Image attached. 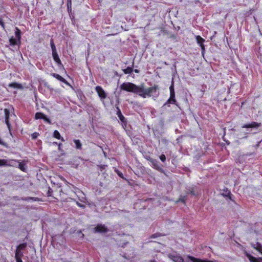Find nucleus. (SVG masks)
<instances>
[{
	"label": "nucleus",
	"instance_id": "obj_37",
	"mask_svg": "<svg viewBox=\"0 0 262 262\" xmlns=\"http://www.w3.org/2000/svg\"><path fill=\"white\" fill-rule=\"evenodd\" d=\"M152 163L155 166H156V165H157V161L156 160H152Z\"/></svg>",
	"mask_w": 262,
	"mask_h": 262
},
{
	"label": "nucleus",
	"instance_id": "obj_23",
	"mask_svg": "<svg viewBox=\"0 0 262 262\" xmlns=\"http://www.w3.org/2000/svg\"><path fill=\"white\" fill-rule=\"evenodd\" d=\"M45 115L41 112H37L35 115V119H43Z\"/></svg>",
	"mask_w": 262,
	"mask_h": 262
},
{
	"label": "nucleus",
	"instance_id": "obj_45",
	"mask_svg": "<svg viewBox=\"0 0 262 262\" xmlns=\"http://www.w3.org/2000/svg\"><path fill=\"white\" fill-rule=\"evenodd\" d=\"M53 144L54 145H57V144H58V143H57V142H53Z\"/></svg>",
	"mask_w": 262,
	"mask_h": 262
},
{
	"label": "nucleus",
	"instance_id": "obj_11",
	"mask_svg": "<svg viewBox=\"0 0 262 262\" xmlns=\"http://www.w3.org/2000/svg\"><path fill=\"white\" fill-rule=\"evenodd\" d=\"M50 75H51V76L55 78L59 81H60L66 84H69L68 82L64 78H63L62 76H61L60 75L56 74V73H51Z\"/></svg>",
	"mask_w": 262,
	"mask_h": 262
},
{
	"label": "nucleus",
	"instance_id": "obj_5",
	"mask_svg": "<svg viewBox=\"0 0 262 262\" xmlns=\"http://www.w3.org/2000/svg\"><path fill=\"white\" fill-rule=\"evenodd\" d=\"M17 160L0 159V166H16Z\"/></svg>",
	"mask_w": 262,
	"mask_h": 262
},
{
	"label": "nucleus",
	"instance_id": "obj_24",
	"mask_svg": "<svg viewBox=\"0 0 262 262\" xmlns=\"http://www.w3.org/2000/svg\"><path fill=\"white\" fill-rule=\"evenodd\" d=\"M22 200L24 201H37L39 200V199L38 198H34V197H25V198H22Z\"/></svg>",
	"mask_w": 262,
	"mask_h": 262
},
{
	"label": "nucleus",
	"instance_id": "obj_3",
	"mask_svg": "<svg viewBox=\"0 0 262 262\" xmlns=\"http://www.w3.org/2000/svg\"><path fill=\"white\" fill-rule=\"evenodd\" d=\"M50 46L52 51V56L54 60L57 63L59 67H62L63 65L57 52L56 46L54 43L53 39H50Z\"/></svg>",
	"mask_w": 262,
	"mask_h": 262
},
{
	"label": "nucleus",
	"instance_id": "obj_7",
	"mask_svg": "<svg viewBox=\"0 0 262 262\" xmlns=\"http://www.w3.org/2000/svg\"><path fill=\"white\" fill-rule=\"evenodd\" d=\"M5 117V123L6 124L9 132H10L12 129L10 121V111L8 108L4 109Z\"/></svg>",
	"mask_w": 262,
	"mask_h": 262
},
{
	"label": "nucleus",
	"instance_id": "obj_16",
	"mask_svg": "<svg viewBox=\"0 0 262 262\" xmlns=\"http://www.w3.org/2000/svg\"><path fill=\"white\" fill-rule=\"evenodd\" d=\"M18 164V168L23 171L26 172V164L24 162H19L17 160L16 165Z\"/></svg>",
	"mask_w": 262,
	"mask_h": 262
},
{
	"label": "nucleus",
	"instance_id": "obj_22",
	"mask_svg": "<svg viewBox=\"0 0 262 262\" xmlns=\"http://www.w3.org/2000/svg\"><path fill=\"white\" fill-rule=\"evenodd\" d=\"M27 246V244L26 243L20 244L17 247L16 250L19 251L23 250L26 248Z\"/></svg>",
	"mask_w": 262,
	"mask_h": 262
},
{
	"label": "nucleus",
	"instance_id": "obj_6",
	"mask_svg": "<svg viewBox=\"0 0 262 262\" xmlns=\"http://www.w3.org/2000/svg\"><path fill=\"white\" fill-rule=\"evenodd\" d=\"M107 231V228L104 225L98 224L94 228L95 233H106Z\"/></svg>",
	"mask_w": 262,
	"mask_h": 262
},
{
	"label": "nucleus",
	"instance_id": "obj_33",
	"mask_svg": "<svg viewBox=\"0 0 262 262\" xmlns=\"http://www.w3.org/2000/svg\"><path fill=\"white\" fill-rule=\"evenodd\" d=\"M160 236V235L159 233H155V234L151 235L150 237L152 238H156V237H159Z\"/></svg>",
	"mask_w": 262,
	"mask_h": 262
},
{
	"label": "nucleus",
	"instance_id": "obj_30",
	"mask_svg": "<svg viewBox=\"0 0 262 262\" xmlns=\"http://www.w3.org/2000/svg\"><path fill=\"white\" fill-rule=\"evenodd\" d=\"M98 169L100 171H102L103 170H104L106 167H107V165H98Z\"/></svg>",
	"mask_w": 262,
	"mask_h": 262
},
{
	"label": "nucleus",
	"instance_id": "obj_32",
	"mask_svg": "<svg viewBox=\"0 0 262 262\" xmlns=\"http://www.w3.org/2000/svg\"><path fill=\"white\" fill-rule=\"evenodd\" d=\"M43 118H44L43 119V120L45 121H46V122H48V123H50V124L51 123V121H50V119H49V118H48L46 115H45V116H44V117H43Z\"/></svg>",
	"mask_w": 262,
	"mask_h": 262
},
{
	"label": "nucleus",
	"instance_id": "obj_9",
	"mask_svg": "<svg viewBox=\"0 0 262 262\" xmlns=\"http://www.w3.org/2000/svg\"><path fill=\"white\" fill-rule=\"evenodd\" d=\"M169 257L174 262H184V259L183 257L178 254H169Z\"/></svg>",
	"mask_w": 262,
	"mask_h": 262
},
{
	"label": "nucleus",
	"instance_id": "obj_31",
	"mask_svg": "<svg viewBox=\"0 0 262 262\" xmlns=\"http://www.w3.org/2000/svg\"><path fill=\"white\" fill-rule=\"evenodd\" d=\"M160 159L161 160V161L162 162H165V160H166V157H165V156L164 154H162L160 156Z\"/></svg>",
	"mask_w": 262,
	"mask_h": 262
},
{
	"label": "nucleus",
	"instance_id": "obj_41",
	"mask_svg": "<svg viewBox=\"0 0 262 262\" xmlns=\"http://www.w3.org/2000/svg\"><path fill=\"white\" fill-rule=\"evenodd\" d=\"M77 205L78 206L80 207H83L84 206V205H83L81 204L80 203H78V202H77Z\"/></svg>",
	"mask_w": 262,
	"mask_h": 262
},
{
	"label": "nucleus",
	"instance_id": "obj_35",
	"mask_svg": "<svg viewBox=\"0 0 262 262\" xmlns=\"http://www.w3.org/2000/svg\"><path fill=\"white\" fill-rule=\"evenodd\" d=\"M38 135V134L37 133H34L32 135V138L36 139Z\"/></svg>",
	"mask_w": 262,
	"mask_h": 262
},
{
	"label": "nucleus",
	"instance_id": "obj_21",
	"mask_svg": "<svg viewBox=\"0 0 262 262\" xmlns=\"http://www.w3.org/2000/svg\"><path fill=\"white\" fill-rule=\"evenodd\" d=\"M9 86L16 89H21L22 88L21 85L17 82H12L9 84Z\"/></svg>",
	"mask_w": 262,
	"mask_h": 262
},
{
	"label": "nucleus",
	"instance_id": "obj_43",
	"mask_svg": "<svg viewBox=\"0 0 262 262\" xmlns=\"http://www.w3.org/2000/svg\"><path fill=\"white\" fill-rule=\"evenodd\" d=\"M257 259H258V261L262 262V257H259Z\"/></svg>",
	"mask_w": 262,
	"mask_h": 262
},
{
	"label": "nucleus",
	"instance_id": "obj_29",
	"mask_svg": "<svg viewBox=\"0 0 262 262\" xmlns=\"http://www.w3.org/2000/svg\"><path fill=\"white\" fill-rule=\"evenodd\" d=\"M115 171L117 173V174L118 175V176H119V177H120V178H122V179H123L126 180V179H125V178H124V176H123V173H122L121 171H120L119 170H118L117 169H115Z\"/></svg>",
	"mask_w": 262,
	"mask_h": 262
},
{
	"label": "nucleus",
	"instance_id": "obj_27",
	"mask_svg": "<svg viewBox=\"0 0 262 262\" xmlns=\"http://www.w3.org/2000/svg\"><path fill=\"white\" fill-rule=\"evenodd\" d=\"M123 71L124 73L125 74H131L133 71V69L132 68L128 67L126 69H123Z\"/></svg>",
	"mask_w": 262,
	"mask_h": 262
},
{
	"label": "nucleus",
	"instance_id": "obj_34",
	"mask_svg": "<svg viewBox=\"0 0 262 262\" xmlns=\"http://www.w3.org/2000/svg\"><path fill=\"white\" fill-rule=\"evenodd\" d=\"M52 193V190L51 188L50 187H49V190L48 191V195L51 196Z\"/></svg>",
	"mask_w": 262,
	"mask_h": 262
},
{
	"label": "nucleus",
	"instance_id": "obj_39",
	"mask_svg": "<svg viewBox=\"0 0 262 262\" xmlns=\"http://www.w3.org/2000/svg\"><path fill=\"white\" fill-rule=\"evenodd\" d=\"M16 262H23V260H22L21 259H20L19 258H17L16 260Z\"/></svg>",
	"mask_w": 262,
	"mask_h": 262
},
{
	"label": "nucleus",
	"instance_id": "obj_18",
	"mask_svg": "<svg viewBox=\"0 0 262 262\" xmlns=\"http://www.w3.org/2000/svg\"><path fill=\"white\" fill-rule=\"evenodd\" d=\"M74 143L75 144V148L77 149H81L82 148V144L80 141L78 139H74L73 140Z\"/></svg>",
	"mask_w": 262,
	"mask_h": 262
},
{
	"label": "nucleus",
	"instance_id": "obj_26",
	"mask_svg": "<svg viewBox=\"0 0 262 262\" xmlns=\"http://www.w3.org/2000/svg\"><path fill=\"white\" fill-rule=\"evenodd\" d=\"M23 253L21 252V251H17V250L15 251V258L16 260L17 258H19L21 259V257H23Z\"/></svg>",
	"mask_w": 262,
	"mask_h": 262
},
{
	"label": "nucleus",
	"instance_id": "obj_1",
	"mask_svg": "<svg viewBox=\"0 0 262 262\" xmlns=\"http://www.w3.org/2000/svg\"><path fill=\"white\" fill-rule=\"evenodd\" d=\"M160 87L158 85L154 84L152 86L145 88L144 84L140 85L138 95L143 98L146 97L157 98L160 95Z\"/></svg>",
	"mask_w": 262,
	"mask_h": 262
},
{
	"label": "nucleus",
	"instance_id": "obj_2",
	"mask_svg": "<svg viewBox=\"0 0 262 262\" xmlns=\"http://www.w3.org/2000/svg\"><path fill=\"white\" fill-rule=\"evenodd\" d=\"M139 87L140 85H137L129 82H123L120 86V89L123 91L132 92L137 95H138Z\"/></svg>",
	"mask_w": 262,
	"mask_h": 262
},
{
	"label": "nucleus",
	"instance_id": "obj_46",
	"mask_svg": "<svg viewBox=\"0 0 262 262\" xmlns=\"http://www.w3.org/2000/svg\"><path fill=\"white\" fill-rule=\"evenodd\" d=\"M181 201L183 202H185V200L184 199H182Z\"/></svg>",
	"mask_w": 262,
	"mask_h": 262
},
{
	"label": "nucleus",
	"instance_id": "obj_4",
	"mask_svg": "<svg viewBox=\"0 0 262 262\" xmlns=\"http://www.w3.org/2000/svg\"><path fill=\"white\" fill-rule=\"evenodd\" d=\"M169 91H170V97L166 101V102L164 103V105H166L169 104H173L176 105H178L177 101L175 98V92H174V84H173V81L172 82L171 84L169 86Z\"/></svg>",
	"mask_w": 262,
	"mask_h": 262
},
{
	"label": "nucleus",
	"instance_id": "obj_15",
	"mask_svg": "<svg viewBox=\"0 0 262 262\" xmlns=\"http://www.w3.org/2000/svg\"><path fill=\"white\" fill-rule=\"evenodd\" d=\"M117 108L118 109V111L117 112V115H118V117H119V119L120 120V121L122 122H123V123L125 122L126 121L125 117L122 114L121 111L120 110L119 107H117Z\"/></svg>",
	"mask_w": 262,
	"mask_h": 262
},
{
	"label": "nucleus",
	"instance_id": "obj_14",
	"mask_svg": "<svg viewBox=\"0 0 262 262\" xmlns=\"http://www.w3.org/2000/svg\"><path fill=\"white\" fill-rule=\"evenodd\" d=\"M53 137L57 139H60L62 142H64V138L61 136L60 134L57 130L54 131Z\"/></svg>",
	"mask_w": 262,
	"mask_h": 262
},
{
	"label": "nucleus",
	"instance_id": "obj_17",
	"mask_svg": "<svg viewBox=\"0 0 262 262\" xmlns=\"http://www.w3.org/2000/svg\"><path fill=\"white\" fill-rule=\"evenodd\" d=\"M246 255L250 262H260L258 261V259H257V258L253 256L249 253H246Z\"/></svg>",
	"mask_w": 262,
	"mask_h": 262
},
{
	"label": "nucleus",
	"instance_id": "obj_20",
	"mask_svg": "<svg viewBox=\"0 0 262 262\" xmlns=\"http://www.w3.org/2000/svg\"><path fill=\"white\" fill-rule=\"evenodd\" d=\"M224 190L225 191L226 194H223V195L228 197V199H230L231 201L235 202L232 199V195L231 193L230 190H228L227 188H226V190L224 189Z\"/></svg>",
	"mask_w": 262,
	"mask_h": 262
},
{
	"label": "nucleus",
	"instance_id": "obj_47",
	"mask_svg": "<svg viewBox=\"0 0 262 262\" xmlns=\"http://www.w3.org/2000/svg\"><path fill=\"white\" fill-rule=\"evenodd\" d=\"M224 134H225L226 128H224Z\"/></svg>",
	"mask_w": 262,
	"mask_h": 262
},
{
	"label": "nucleus",
	"instance_id": "obj_19",
	"mask_svg": "<svg viewBox=\"0 0 262 262\" xmlns=\"http://www.w3.org/2000/svg\"><path fill=\"white\" fill-rule=\"evenodd\" d=\"M197 43L200 45V46L204 44V42L205 41V39L203 38L201 36L197 35L195 37Z\"/></svg>",
	"mask_w": 262,
	"mask_h": 262
},
{
	"label": "nucleus",
	"instance_id": "obj_40",
	"mask_svg": "<svg viewBox=\"0 0 262 262\" xmlns=\"http://www.w3.org/2000/svg\"><path fill=\"white\" fill-rule=\"evenodd\" d=\"M201 48V49L202 51H204L205 50V46H204V45L203 44L202 45L200 46Z\"/></svg>",
	"mask_w": 262,
	"mask_h": 262
},
{
	"label": "nucleus",
	"instance_id": "obj_25",
	"mask_svg": "<svg viewBox=\"0 0 262 262\" xmlns=\"http://www.w3.org/2000/svg\"><path fill=\"white\" fill-rule=\"evenodd\" d=\"M17 40H16V39L14 38L13 36H12L9 39L10 45L11 46H15V45H17Z\"/></svg>",
	"mask_w": 262,
	"mask_h": 262
},
{
	"label": "nucleus",
	"instance_id": "obj_8",
	"mask_svg": "<svg viewBox=\"0 0 262 262\" xmlns=\"http://www.w3.org/2000/svg\"><path fill=\"white\" fill-rule=\"evenodd\" d=\"M95 90L97 93L99 97L101 99H105L106 97V94L103 89L100 86H97Z\"/></svg>",
	"mask_w": 262,
	"mask_h": 262
},
{
	"label": "nucleus",
	"instance_id": "obj_13",
	"mask_svg": "<svg viewBox=\"0 0 262 262\" xmlns=\"http://www.w3.org/2000/svg\"><path fill=\"white\" fill-rule=\"evenodd\" d=\"M21 34V33L20 29H18L17 27H16L15 29V37L19 43L20 42Z\"/></svg>",
	"mask_w": 262,
	"mask_h": 262
},
{
	"label": "nucleus",
	"instance_id": "obj_12",
	"mask_svg": "<svg viewBox=\"0 0 262 262\" xmlns=\"http://www.w3.org/2000/svg\"><path fill=\"white\" fill-rule=\"evenodd\" d=\"M251 246L262 254V245L260 243L256 242L255 244H252Z\"/></svg>",
	"mask_w": 262,
	"mask_h": 262
},
{
	"label": "nucleus",
	"instance_id": "obj_42",
	"mask_svg": "<svg viewBox=\"0 0 262 262\" xmlns=\"http://www.w3.org/2000/svg\"><path fill=\"white\" fill-rule=\"evenodd\" d=\"M134 72L136 73H139V70H138V69H135L134 70Z\"/></svg>",
	"mask_w": 262,
	"mask_h": 262
},
{
	"label": "nucleus",
	"instance_id": "obj_10",
	"mask_svg": "<svg viewBox=\"0 0 262 262\" xmlns=\"http://www.w3.org/2000/svg\"><path fill=\"white\" fill-rule=\"evenodd\" d=\"M261 123L253 121L250 123L245 124L242 126V128H257L260 126Z\"/></svg>",
	"mask_w": 262,
	"mask_h": 262
},
{
	"label": "nucleus",
	"instance_id": "obj_36",
	"mask_svg": "<svg viewBox=\"0 0 262 262\" xmlns=\"http://www.w3.org/2000/svg\"><path fill=\"white\" fill-rule=\"evenodd\" d=\"M190 193L192 195H197V193H195L194 190L192 189L190 191Z\"/></svg>",
	"mask_w": 262,
	"mask_h": 262
},
{
	"label": "nucleus",
	"instance_id": "obj_38",
	"mask_svg": "<svg viewBox=\"0 0 262 262\" xmlns=\"http://www.w3.org/2000/svg\"><path fill=\"white\" fill-rule=\"evenodd\" d=\"M57 145H58V149H59V150H60V149H61V146H62V143H58V144H57Z\"/></svg>",
	"mask_w": 262,
	"mask_h": 262
},
{
	"label": "nucleus",
	"instance_id": "obj_44",
	"mask_svg": "<svg viewBox=\"0 0 262 262\" xmlns=\"http://www.w3.org/2000/svg\"><path fill=\"white\" fill-rule=\"evenodd\" d=\"M221 99V101L223 100V101H226V98L225 97L223 99H222L221 98H220Z\"/></svg>",
	"mask_w": 262,
	"mask_h": 262
},
{
	"label": "nucleus",
	"instance_id": "obj_28",
	"mask_svg": "<svg viewBox=\"0 0 262 262\" xmlns=\"http://www.w3.org/2000/svg\"><path fill=\"white\" fill-rule=\"evenodd\" d=\"M0 26H1L2 28L4 30H5V28H6V26H5V23L4 22L3 20V17H2V16H1L0 15Z\"/></svg>",
	"mask_w": 262,
	"mask_h": 262
}]
</instances>
